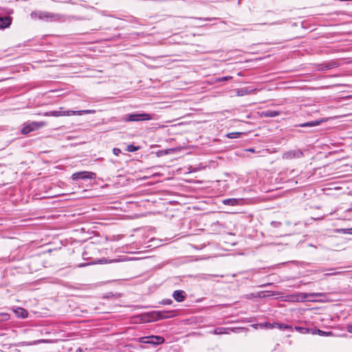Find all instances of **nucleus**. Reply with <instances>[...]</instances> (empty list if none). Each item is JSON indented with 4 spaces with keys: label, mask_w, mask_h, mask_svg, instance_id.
Returning a JSON list of instances; mask_svg holds the SVG:
<instances>
[{
    "label": "nucleus",
    "mask_w": 352,
    "mask_h": 352,
    "mask_svg": "<svg viewBox=\"0 0 352 352\" xmlns=\"http://www.w3.org/2000/svg\"><path fill=\"white\" fill-rule=\"evenodd\" d=\"M152 119V116L146 113L126 114L123 118L125 122H138L151 120Z\"/></svg>",
    "instance_id": "3"
},
{
    "label": "nucleus",
    "mask_w": 352,
    "mask_h": 352,
    "mask_svg": "<svg viewBox=\"0 0 352 352\" xmlns=\"http://www.w3.org/2000/svg\"><path fill=\"white\" fill-rule=\"evenodd\" d=\"M303 156V153L300 149L289 151L283 154L284 160H292L295 158H300Z\"/></svg>",
    "instance_id": "9"
},
{
    "label": "nucleus",
    "mask_w": 352,
    "mask_h": 352,
    "mask_svg": "<svg viewBox=\"0 0 352 352\" xmlns=\"http://www.w3.org/2000/svg\"><path fill=\"white\" fill-rule=\"evenodd\" d=\"M295 329L297 331H298L302 334H306V333L315 334V331H314V329H309V328L305 327L296 326V327H295Z\"/></svg>",
    "instance_id": "16"
},
{
    "label": "nucleus",
    "mask_w": 352,
    "mask_h": 352,
    "mask_svg": "<svg viewBox=\"0 0 352 352\" xmlns=\"http://www.w3.org/2000/svg\"><path fill=\"white\" fill-rule=\"evenodd\" d=\"M113 153L115 155L118 156L120 153H121V150L118 148H114L113 149Z\"/></svg>",
    "instance_id": "25"
},
{
    "label": "nucleus",
    "mask_w": 352,
    "mask_h": 352,
    "mask_svg": "<svg viewBox=\"0 0 352 352\" xmlns=\"http://www.w3.org/2000/svg\"><path fill=\"white\" fill-rule=\"evenodd\" d=\"M247 151L252 152V153H254L255 152L254 148H248V149H247Z\"/></svg>",
    "instance_id": "30"
},
{
    "label": "nucleus",
    "mask_w": 352,
    "mask_h": 352,
    "mask_svg": "<svg viewBox=\"0 0 352 352\" xmlns=\"http://www.w3.org/2000/svg\"><path fill=\"white\" fill-rule=\"evenodd\" d=\"M236 203V200L234 199H228L223 201L224 204L234 205Z\"/></svg>",
    "instance_id": "22"
},
{
    "label": "nucleus",
    "mask_w": 352,
    "mask_h": 352,
    "mask_svg": "<svg viewBox=\"0 0 352 352\" xmlns=\"http://www.w3.org/2000/svg\"><path fill=\"white\" fill-rule=\"evenodd\" d=\"M348 331H349V333H352V326H349V327H348Z\"/></svg>",
    "instance_id": "31"
},
{
    "label": "nucleus",
    "mask_w": 352,
    "mask_h": 352,
    "mask_svg": "<svg viewBox=\"0 0 352 352\" xmlns=\"http://www.w3.org/2000/svg\"><path fill=\"white\" fill-rule=\"evenodd\" d=\"M243 31H248L249 30L248 29H243Z\"/></svg>",
    "instance_id": "32"
},
{
    "label": "nucleus",
    "mask_w": 352,
    "mask_h": 352,
    "mask_svg": "<svg viewBox=\"0 0 352 352\" xmlns=\"http://www.w3.org/2000/svg\"><path fill=\"white\" fill-rule=\"evenodd\" d=\"M194 19L201 21H210L213 19H216V18H194Z\"/></svg>",
    "instance_id": "24"
},
{
    "label": "nucleus",
    "mask_w": 352,
    "mask_h": 352,
    "mask_svg": "<svg viewBox=\"0 0 352 352\" xmlns=\"http://www.w3.org/2000/svg\"><path fill=\"white\" fill-rule=\"evenodd\" d=\"M321 121L316 120L311 122H307L302 124H300L299 126L300 127H307V126H316L320 124Z\"/></svg>",
    "instance_id": "18"
},
{
    "label": "nucleus",
    "mask_w": 352,
    "mask_h": 352,
    "mask_svg": "<svg viewBox=\"0 0 352 352\" xmlns=\"http://www.w3.org/2000/svg\"><path fill=\"white\" fill-rule=\"evenodd\" d=\"M230 78H232L231 76H226V77L222 78V80H227Z\"/></svg>",
    "instance_id": "28"
},
{
    "label": "nucleus",
    "mask_w": 352,
    "mask_h": 352,
    "mask_svg": "<svg viewBox=\"0 0 352 352\" xmlns=\"http://www.w3.org/2000/svg\"><path fill=\"white\" fill-rule=\"evenodd\" d=\"M314 331H315V334H318L319 336H329V335H331L332 333L331 332H325V331H323L320 329H314Z\"/></svg>",
    "instance_id": "20"
},
{
    "label": "nucleus",
    "mask_w": 352,
    "mask_h": 352,
    "mask_svg": "<svg viewBox=\"0 0 352 352\" xmlns=\"http://www.w3.org/2000/svg\"><path fill=\"white\" fill-rule=\"evenodd\" d=\"M173 298L178 302H183L186 298V294L183 290H175L173 294Z\"/></svg>",
    "instance_id": "11"
},
{
    "label": "nucleus",
    "mask_w": 352,
    "mask_h": 352,
    "mask_svg": "<svg viewBox=\"0 0 352 352\" xmlns=\"http://www.w3.org/2000/svg\"><path fill=\"white\" fill-rule=\"evenodd\" d=\"M45 125L44 122H32L28 124L21 129L23 134H28L29 133L37 130Z\"/></svg>",
    "instance_id": "6"
},
{
    "label": "nucleus",
    "mask_w": 352,
    "mask_h": 352,
    "mask_svg": "<svg viewBox=\"0 0 352 352\" xmlns=\"http://www.w3.org/2000/svg\"><path fill=\"white\" fill-rule=\"evenodd\" d=\"M172 300L170 299H166V300H163L162 301V304L164 305H170L172 303Z\"/></svg>",
    "instance_id": "27"
},
{
    "label": "nucleus",
    "mask_w": 352,
    "mask_h": 352,
    "mask_svg": "<svg viewBox=\"0 0 352 352\" xmlns=\"http://www.w3.org/2000/svg\"><path fill=\"white\" fill-rule=\"evenodd\" d=\"M237 328H225V327H217L214 329V334L221 335V334H229L230 331L232 332H237Z\"/></svg>",
    "instance_id": "10"
},
{
    "label": "nucleus",
    "mask_w": 352,
    "mask_h": 352,
    "mask_svg": "<svg viewBox=\"0 0 352 352\" xmlns=\"http://www.w3.org/2000/svg\"><path fill=\"white\" fill-rule=\"evenodd\" d=\"M96 177V174L92 172L88 171H80L74 173L72 175V178L73 180L78 179H94Z\"/></svg>",
    "instance_id": "7"
},
{
    "label": "nucleus",
    "mask_w": 352,
    "mask_h": 352,
    "mask_svg": "<svg viewBox=\"0 0 352 352\" xmlns=\"http://www.w3.org/2000/svg\"><path fill=\"white\" fill-rule=\"evenodd\" d=\"M32 19L38 18L47 22H64L67 21V16L61 14L52 13L45 11H34L30 14Z\"/></svg>",
    "instance_id": "1"
},
{
    "label": "nucleus",
    "mask_w": 352,
    "mask_h": 352,
    "mask_svg": "<svg viewBox=\"0 0 352 352\" xmlns=\"http://www.w3.org/2000/svg\"><path fill=\"white\" fill-rule=\"evenodd\" d=\"M339 63L337 62V61H335V60H332V61H330L327 63H324V64H322L321 65V68L320 69V70L323 71V70H328V69H333V68H336V67H339Z\"/></svg>",
    "instance_id": "14"
},
{
    "label": "nucleus",
    "mask_w": 352,
    "mask_h": 352,
    "mask_svg": "<svg viewBox=\"0 0 352 352\" xmlns=\"http://www.w3.org/2000/svg\"><path fill=\"white\" fill-rule=\"evenodd\" d=\"M271 225L275 228H278L281 225V223L279 221H273L271 222Z\"/></svg>",
    "instance_id": "26"
},
{
    "label": "nucleus",
    "mask_w": 352,
    "mask_h": 352,
    "mask_svg": "<svg viewBox=\"0 0 352 352\" xmlns=\"http://www.w3.org/2000/svg\"><path fill=\"white\" fill-rule=\"evenodd\" d=\"M242 133L240 132H232L227 134V137L230 139L239 138L241 137Z\"/></svg>",
    "instance_id": "19"
},
{
    "label": "nucleus",
    "mask_w": 352,
    "mask_h": 352,
    "mask_svg": "<svg viewBox=\"0 0 352 352\" xmlns=\"http://www.w3.org/2000/svg\"><path fill=\"white\" fill-rule=\"evenodd\" d=\"M63 107H60L59 111H47L44 113L45 116H54V117H59V116H69L72 115H78L81 116L82 114H91L95 113V110H81V111H61L63 109Z\"/></svg>",
    "instance_id": "2"
},
{
    "label": "nucleus",
    "mask_w": 352,
    "mask_h": 352,
    "mask_svg": "<svg viewBox=\"0 0 352 352\" xmlns=\"http://www.w3.org/2000/svg\"><path fill=\"white\" fill-rule=\"evenodd\" d=\"M140 341L142 343L158 344L162 343L164 339L160 336H151L140 338Z\"/></svg>",
    "instance_id": "8"
},
{
    "label": "nucleus",
    "mask_w": 352,
    "mask_h": 352,
    "mask_svg": "<svg viewBox=\"0 0 352 352\" xmlns=\"http://www.w3.org/2000/svg\"><path fill=\"white\" fill-rule=\"evenodd\" d=\"M325 296L324 293H298L296 294L291 295L290 298L292 300L296 302H302L307 300H309L310 297H322Z\"/></svg>",
    "instance_id": "5"
},
{
    "label": "nucleus",
    "mask_w": 352,
    "mask_h": 352,
    "mask_svg": "<svg viewBox=\"0 0 352 352\" xmlns=\"http://www.w3.org/2000/svg\"><path fill=\"white\" fill-rule=\"evenodd\" d=\"M139 149L138 146H135L133 144H129L126 146V151L128 152H135Z\"/></svg>",
    "instance_id": "21"
},
{
    "label": "nucleus",
    "mask_w": 352,
    "mask_h": 352,
    "mask_svg": "<svg viewBox=\"0 0 352 352\" xmlns=\"http://www.w3.org/2000/svg\"><path fill=\"white\" fill-rule=\"evenodd\" d=\"M342 272H334V273L329 274V275H336V274H340Z\"/></svg>",
    "instance_id": "29"
},
{
    "label": "nucleus",
    "mask_w": 352,
    "mask_h": 352,
    "mask_svg": "<svg viewBox=\"0 0 352 352\" xmlns=\"http://www.w3.org/2000/svg\"><path fill=\"white\" fill-rule=\"evenodd\" d=\"M16 315L19 318H26L28 316V312L23 308L19 307L14 311Z\"/></svg>",
    "instance_id": "15"
},
{
    "label": "nucleus",
    "mask_w": 352,
    "mask_h": 352,
    "mask_svg": "<svg viewBox=\"0 0 352 352\" xmlns=\"http://www.w3.org/2000/svg\"><path fill=\"white\" fill-rule=\"evenodd\" d=\"M280 115V111L266 110L262 112V116L267 118H274Z\"/></svg>",
    "instance_id": "17"
},
{
    "label": "nucleus",
    "mask_w": 352,
    "mask_h": 352,
    "mask_svg": "<svg viewBox=\"0 0 352 352\" xmlns=\"http://www.w3.org/2000/svg\"><path fill=\"white\" fill-rule=\"evenodd\" d=\"M274 326H276L278 328H279L280 329L290 328V327L289 325L282 324H279V323H274Z\"/></svg>",
    "instance_id": "23"
},
{
    "label": "nucleus",
    "mask_w": 352,
    "mask_h": 352,
    "mask_svg": "<svg viewBox=\"0 0 352 352\" xmlns=\"http://www.w3.org/2000/svg\"><path fill=\"white\" fill-rule=\"evenodd\" d=\"M12 22V18L9 16L0 17V29L8 28Z\"/></svg>",
    "instance_id": "13"
},
{
    "label": "nucleus",
    "mask_w": 352,
    "mask_h": 352,
    "mask_svg": "<svg viewBox=\"0 0 352 352\" xmlns=\"http://www.w3.org/2000/svg\"><path fill=\"white\" fill-rule=\"evenodd\" d=\"M255 89H251L250 87H243L236 89V96H243L245 95H249L254 93Z\"/></svg>",
    "instance_id": "12"
},
{
    "label": "nucleus",
    "mask_w": 352,
    "mask_h": 352,
    "mask_svg": "<svg viewBox=\"0 0 352 352\" xmlns=\"http://www.w3.org/2000/svg\"><path fill=\"white\" fill-rule=\"evenodd\" d=\"M175 316V311H155L151 313V320L167 319Z\"/></svg>",
    "instance_id": "4"
}]
</instances>
